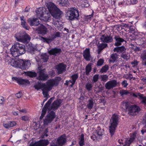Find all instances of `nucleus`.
Returning <instances> with one entry per match:
<instances>
[{
	"label": "nucleus",
	"mask_w": 146,
	"mask_h": 146,
	"mask_svg": "<svg viewBox=\"0 0 146 146\" xmlns=\"http://www.w3.org/2000/svg\"><path fill=\"white\" fill-rule=\"evenodd\" d=\"M61 80L60 77H56L54 79L48 80L45 83L38 82L35 85L34 87L37 90L42 89L44 97L46 98L48 96L49 92L53 87L57 86Z\"/></svg>",
	"instance_id": "nucleus-1"
},
{
	"label": "nucleus",
	"mask_w": 146,
	"mask_h": 146,
	"mask_svg": "<svg viewBox=\"0 0 146 146\" xmlns=\"http://www.w3.org/2000/svg\"><path fill=\"white\" fill-rule=\"evenodd\" d=\"M36 13L37 17L46 22L50 20V14L53 17L58 19L63 15L60 10H37Z\"/></svg>",
	"instance_id": "nucleus-2"
},
{
	"label": "nucleus",
	"mask_w": 146,
	"mask_h": 146,
	"mask_svg": "<svg viewBox=\"0 0 146 146\" xmlns=\"http://www.w3.org/2000/svg\"><path fill=\"white\" fill-rule=\"evenodd\" d=\"M121 106L125 107L126 110L128 112L129 114L130 115H135L136 112L139 110L138 107L136 105H131L128 102H123Z\"/></svg>",
	"instance_id": "nucleus-3"
},
{
	"label": "nucleus",
	"mask_w": 146,
	"mask_h": 146,
	"mask_svg": "<svg viewBox=\"0 0 146 146\" xmlns=\"http://www.w3.org/2000/svg\"><path fill=\"white\" fill-rule=\"evenodd\" d=\"M118 116L115 114L113 115L110 120V126L109 130L111 136H112L115 132V129L117 126L118 121Z\"/></svg>",
	"instance_id": "nucleus-4"
},
{
	"label": "nucleus",
	"mask_w": 146,
	"mask_h": 146,
	"mask_svg": "<svg viewBox=\"0 0 146 146\" xmlns=\"http://www.w3.org/2000/svg\"><path fill=\"white\" fill-rule=\"evenodd\" d=\"M15 37L17 41L24 43L30 40L29 36L25 32L17 33L15 35Z\"/></svg>",
	"instance_id": "nucleus-5"
},
{
	"label": "nucleus",
	"mask_w": 146,
	"mask_h": 146,
	"mask_svg": "<svg viewBox=\"0 0 146 146\" xmlns=\"http://www.w3.org/2000/svg\"><path fill=\"white\" fill-rule=\"evenodd\" d=\"M135 137V134H133L130 138H127L125 140L122 139L118 140V142L120 144H123L125 142L124 146H129L130 144L134 140Z\"/></svg>",
	"instance_id": "nucleus-6"
},
{
	"label": "nucleus",
	"mask_w": 146,
	"mask_h": 146,
	"mask_svg": "<svg viewBox=\"0 0 146 146\" xmlns=\"http://www.w3.org/2000/svg\"><path fill=\"white\" fill-rule=\"evenodd\" d=\"M60 36V33L59 32H56V33L51 35L48 38H44L42 37L41 38V40L43 42H46L47 43H50L53 40L57 37Z\"/></svg>",
	"instance_id": "nucleus-7"
},
{
	"label": "nucleus",
	"mask_w": 146,
	"mask_h": 146,
	"mask_svg": "<svg viewBox=\"0 0 146 146\" xmlns=\"http://www.w3.org/2000/svg\"><path fill=\"white\" fill-rule=\"evenodd\" d=\"M66 141L65 135H63L58 137L56 141L55 144L52 145L50 146H63Z\"/></svg>",
	"instance_id": "nucleus-8"
},
{
	"label": "nucleus",
	"mask_w": 146,
	"mask_h": 146,
	"mask_svg": "<svg viewBox=\"0 0 146 146\" xmlns=\"http://www.w3.org/2000/svg\"><path fill=\"white\" fill-rule=\"evenodd\" d=\"M55 113L54 112L50 111L44 120V125H47L48 123H50L55 118Z\"/></svg>",
	"instance_id": "nucleus-9"
},
{
	"label": "nucleus",
	"mask_w": 146,
	"mask_h": 146,
	"mask_svg": "<svg viewBox=\"0 0 146 146\" xmlns=\"http://www.w3.org/2000/svg\"><path fill=\"white\" fill-rule=\"evenodd\" d=\"M118 84L115 80H110L106 83L105 87L106 89L109 90L116 87Z\"/></svg>",
	"instance_id": "nucleus-10"
},
{
	"label": "nucleus",
	"mask_w": 146,
	"mask_h": 146,
	"mask_svg": "<svg viewBox=\"0 0 146 146\" xmlns=\"http://www.w3.org/2000/svg\"><path fill=\"white\" fill-rule=\"evenodd\" d=\"M54 99V98H51L46 103L44 107L42 109L41 114L40 117V119H42L44 117V115H45L46 113L47 110V109L49 110L48 107L51 104L52 102Z\"/></svg>",
	"instance_id": "nucleus-11"
},
{
	"label": "nucleus",
	"mask_w": 146,
	"mask_h": 146,
	"mask_svg": "<svg viewBox=\"0 0 146 146\" xmlns=\"http://www.w3.org/2000/svg\"><path fill=\"white\" fill-rule=\"evenodd\" d=\"M68 11L70 13L69 16L70 20H73L75 19H78L79 17V14L77 10H70Z\"/></svg>",
	"instance_id": "nucleus-12"
},
{
	"label": "nucleus",
	"mask_w": 146,
	"mask_h": 146,
	"mask_svg": "<svg viewBox=\"0 0 146 146\" xmlns=\"http://www.w3.org/2000/svg\"><path fill=\"white\" fill-rule=\"evenodd\" d=\"M12 79L13 81L16 82L19 85H25L30 83V82L28 80L20 78L13 77Z\"/></svg>",
	"instance_id": "nucleus-13"
},
{
	"label": "nucleus",
	"mask_w": 146,
	"mask_h": 146,
	"mask_svg": "<svg viewBox=\"0 0 146 146\" xmlns=\"http://www.w3.org/2000/svg\"><path fill=\"white\" fill-rule=\"evenodd\" d=\"M62 102V101L60 100H57L54 101L52 104L51 106L48 107L49 110H55L58 108L61 105Z\"/></svg>",
	"instance_id": "nucleus-14"
},
{
	"label": "nucleus",
	"mask_w": 146,
	"mask_h": 146,
	"mask_svg": "<svg viewBox=\"0 0 146 146\" xmlns=\"http://www.w3.org/2000/svg\"><path fill=\"white\" fill-rule=\"evenodd\" d=\"M20 63V68L23 70L28 69L30 66L31 65L30 61L28 60H21Z\"/></svg>",
	"instance_id": "nucleus-15"
},
{
	"label": "nucleus",
	"mask_w": 146,
	"mask_h": 146,
	"mask_svg": "<svg viewBox=\"0 0 146 146\" xmlns=\"http://www.w3.org/2000/svg\"><path fill=\"white\" fill-rule=\"evenodd\" d=\"M66 66L63 63H60L56 66L58 74H61L66 70Z\"/></svg>",
	"instance_id": "nucleus-16"
},
{
	"label": "nucleus",
	"mask_w": 146,
	"mask_h": 146,
	"mask_svg": "<svg viewBox=\"0 0 146 146\" xmlns=\"http://www.w3.org/2000/svg\"><path fill=\"white\" fill-rule=\"evenodd\" d=\"M49 143V142L47 139H42L35 142L30 146H46Z\"/></svg>",
	"instance_id": "nucleus-17"
},
{
	"label": "nucleus",
	"mask_w": 146,
	"mask_h": 146,
	"mask_svg": "<svg viewBox=\"0 0 146 146\" xmlns=\"http://www.w3.org/2000/svg\"><path fill=\"white\" fill-rule=\"evenodd\" d=\"M11 52L12 56L15 58L18 57L20 55L18 52V48L16 46V42L13 45L10 49Z\"/></svg>",
	"instance_id": "nucleus-18"
},
{
	"label": "nucleus",
	"mask_w": 146,
	"mask_h": 146,
	"mask_svg": "<svg viewBox=\"0 0 146 146\" xmlns=\"http://www.w3.org/2000/svg\"><path fill=\"white\" fill-rule=\"evenodd\" d=\"M16 46L18 48V52H19L20 55L25 53L26 51L24 45L20 44L18 42H16Z\"/></svg>",
	"instance_id": "nucleus-19"
},
{
	"label": "nucleus",
	"mask_w": 146,
	"mask_h": 146,
	"mask_svg": "<svg viewBox=\"0 0 146 146\" xmlns=\"http://www.w3.org/2000/svg\"><path fill=\"white\" fill-rule=\"evenodd\" d=\"M36 31L38 34L45 35L47 32V29L44 26L40 24L36 29Z\"/></svg>",
	"instance_id": "nucleus-20"
},
{
	"label": "nucleus",
	"mask_w": 146,
	"mask_h": 146,
	"mask_svg": "<svg viewBox=\"0 0 146 146\" xmlns=\"http://www.w3.org/2000/svg\"><path fill=\"white\" fill-rule=\"evenodd\" d=\"M83 56L85 59L87 61H90L92 59L90 54V48H87L84 50L83 53Z\"/></svg>",
	"instance_id": "nucleus-21"
},
{
	"label": "nucleus",
	"mask_w": 146,
	"mask_h": 146,
	"mask_svg": "<svg viewBox=\"0 0 146 146\" xmlns=\"http://www.w3.org/2000/svg\"><path fill=\"white\" fill-rule=\"evenodd\" d=\"M45 70V69H44L40 72L38 76L37 77V79H38L45 81L48 78V75L43 73V72H44Z\"/></svg>",
	"instance_id": "nucleus-22"
},
{
	"label": "nucleus",
	"mask_w": 146,
	"mask_h": 146,
	"mask_svg": "<svg viewBox=\"0 0 146 146\" xmlns=\"http://www.w3.org/2000/svg\"><path fill=\"white\" fill-rule=\"evenodd\" d=\"M131 95L135 98H137L138 96L139 97V98L141 100L142 102L144 104H146V96H143V95L141 94L140 93H139L136 94L134 93H131Z\"/></svg>",
	"instance_id": "nucleus-23"
},
{
	"label": "nucleus",
	"mask_w": 146,
	"mask_h": 146,
	"mask_svg": "<svg viewBox=\"0 0 146 146\" xmlns=\"http://www.w3.org/2000/svg\"><path fill=\"white\" fill-rule=\"evenodd\" d=\"M28 21L31 26H37L40 24V23L37 18H29Z\"/></svg>",
	"instance_id": "nucleus-24"
},
{
	"label": "nucleus",
	"mask_w": 146,
	"mask_h": 146,
	"mask_svg": "<svg viewBox=\"0 0 146 146\" xmlns=\"http://www.w3.org/2000/svg\"><path fill=\"white\" fill-rule=\"evenodd\" d=\"M61 52V50L60 48H52L48 50V53L54 56L60 54Z\"/></svg>",
	"instance_id": "nucleus-25"
},
{
	"label": "nucleus",
	"mask_w": 146,
	"mask_h": 146,
	"mask_svg": "<svg viewBox=\"0 0 146 146\" xmlns=\"http://www.w3.org/2000/svg\"><path fill=\"white\" fill-rule=\"evenodd\" d=\"M101 41L104 42L109 43L112 41L113 39L111 37L106 36L105 35H102L100 38Z\"/></svg>",
	"instance_id": "nucleus-26"
},
{
	"label": "nucleus",
	"mask_w": 146,
	"mask_h": 146,
	"mask_svg": "<svg viewBox=\"0 0 146 146\" xmlns=\"http://www.w3.org/2000/svg\"><path fill=\"white\" fill-rule=\"evenodd\" d=\"M20 62L21 60L15 61L14 60L12 59L11 60L10 62V63L13 66L20 68V66L21 65Z\"/></svg>",
	"instance_id": "nucleus-27"
},
{
	"label": "nucleus",
	"mask_w": 146,
	"mask_h": 146,
	"mask_svg": "<svg viewBox=\"0 0 146 146\" xmlns=\"http://www.w3.org/2000/svg\"><path fill=\"white\" fill-rule=\"evenodd\" d=\"M114 38L116 41L114 44V45L116 46L121 45L122 42L125 41L123 38H121L118 36H115Z\"/></svg>",
	"instance_id": "nucleus-28"
},
{
	"label": "nucleus",
	"mask_w": 146,
	"mask_h": 146,
	"mask_svg": "<svg viewBox=\"0 0 146 146\" xmlns=\"http://www.w3.org/2000/svg\"><path fill=\"white\" fill-rule=\"evenodd\" d=\"M126 50V48L123 46L116 47L113 49L114 52H116L119 53H124Z\"/></svg>",
	"instance_id": "nucleus-29"
},
{
	"label": "nucleus",
	"mask_w": 146,
	"mask_h": 146,
	"mask_svg": "<svg viewBox=\"0 0 146 146\" xmlns=\"http://www.w3.org/2000/svg\"><path fill=\"white\" fill-rule=\"evenodd\" d=\"M45 5L48 9H59L56 5L52 2H49L46 3Z\"/></svg>",
	"instance_id": "nucleus-30"
},
{
	"label": "nucleus",
	"mask_w": 146,
	"mask_h": 146,
	"mask_svg": "<svg viewBox=\"0 0 146 146\" xmlns=\"http://www.w3.org/2000/svg\"><path fill=\"white\" fill-rule=\"evenodd\" d=\"M110 56L109 59L110 62L114 63L118 58V55L116 53L113 54Z\"/></svg>",
	"instance_id": "nucleus-31"
},
{
	"label": "nucleus",
	"mask_w": 146,
	"mask_h": 146,
	"mask_svg": "<svg viewBox=\"0 0 146 146\" xmlns=\"http://www.w3.org/2000/svg\"><path fill=\"white\" fill-rule=\"evenodd\" d=\"M107 46V44H106L102 43L99 44L98 46V49L97 51L98 53L99 54L102 50Z\"/></svg>",
	"instance_id": "nucleus-32"
},
{
	"label": "nucleus",
	"mask_w": 146,
	"mask_h": 146,
	"mask_svg": "<svg viewBox=\"0 0 146 146\" xmlns=\"http://www.w3.org/2000/svg\"><path fill=\"white\" fill-rule=\"evenodd\" d=\"M20 19L21 21V25L23 27L26 29L27 30H29V27H27L26 25L27 23L25 21V20L24 19V17L23 16H21L20 17Z\"/></svg>",
	"instance_id": "nucleus-33"
},
{
	"label": "nucleus",
	"mask_w": 146,
	"mask_h": 146,
	"mask_svg": "<svg viewBox=\"0 0 146 146\" xmlns=\"http://www.w3.org/2000/svg\"><path fill=\"white\" fill-rule=\"evenodd\" d=\"M58 4L62 6H67L68 5V0H57Z\"/></svg>",
	"instance_id": "nucleus-34"
},
{
	"label": "nucleus",
	"mask_w": 146,
	"mask_h": 146,
	"mask_svg": "<svg viewBox=\"0 0 146 146\" xmlns=\"http://www.w3.org/2000/svg\"><path fill=\"white\" fill-rule=\"evenodd\" d=\"M92 64L91 63L88 64L86 66V75H88L91 70Z\"/></svg>",
	"instance_id": "nucleus-35"
},
{
	"label": "nucleus",
	"mask_w": 146,
	"mask_h": 146,
	"mask_svg": "<svg viewBox=\"0 0 146 146\" xmlns=\"http://www.w3.org/2000/svg\"><path fill=\"white\" fill-rule=\"evenodd\" d=\"M97 134L99 136H102L104 133V130L103 129H101L100 127H98L97 129L96 130Z\"/></svg>",
	"instance_id": "nucleus-36"
},
{
	"label": "nucleus",
	"mask_w": 146,
	"mask_h": 146,
	"mask_svg": "<svg viewBox=\"0 0 146 146\" xmlns=\"http://www.w3.org/2000/svg\"><path fill=\"white\" fill-rule=\"evenodd\" d=\"M94 105L93 100L91 98L89 99L88 102L87 107L89 109H91L93 107Z\"/></svg>",
	"instance_id": "nucleus-37"
},
{
	"label": "nucleus",
	"mask_w": 146,
	"mask_h": 146,
	"mask_svg": "<svg viewBox=\"0 0 146 146\" xmlns=\"http://www.w3.org/2000/svg\"><path fill=\"white\" fill-rule=\"evenodd\" d=\"M141 58L142 59L143 62L146 65V51H143L141 55Z\"/></svg>",
	"instance_id": "nucleus-38"
},
{
	"label": "nucleus",
	"mask_w": 146,
	"mask_h": 146,
	"mask_svg": "<svg viewBox=\"0 0 146 146\" xmlns=\"http://www.w3.org/2000/svg\"><path fill=\"white\" fill-rule=\"evenodd\" d=\"M26 75L30 77H35L36 76V74L35 72H28L25 73Z\"/></svg>",
	"instance_id": "nucleus-39"
},
{
	"label": "nucleus",
	"mask_w": 146,
	"mask_h": 146,
	"mask_svg": "<svg viewBox=\"0 0 146 146\" xmlns=\"http://www.w3.org/2000/svg\"><path fill=\"white\" fill-rule=\"evenodd\" d=\"M79 144L80 146H83L84 144V135L83 134H81V135Z\"/></svg>",
	"instance_id": "nucleus-40"
},
{
	"label": "nucleus",
	"mask_w": 146,
	"mask_h": 146,
	"mask_svg": "<svg viewBox=\"0 0 146 146\" xmlns=\"http://www.w3.org/2000/svg\"><path fill=\"white\" fill-rule=\"evenodd\" d=\"M41 58L44 62H46L48 59V56L46 54H42L41 56Z\"/></svg>",
	"instance_id": "nucleus-41"
},
{
	"label": "nucleus",
	"mask_w": 146,
	"mask_h": 146,
	"mask_svg": "<svg viewBox=\"0 0 146 146\" xmlns=\"http://www.w3.org/2000/svg\"><path fill=\"white\" fill-rule=\"evenodd\" d=\"M121 57L124 60H127L130 58V56L128 53L127 54L123 53L121 55Z\"/></svg>",
	"instance_id": "nucleus-42"
},
{
	"label": "nucleus",
	"mask_w": 146,
	"mask_h": 146,
	"mask_svg": "<svg viewBox=\"0 0 146 146\" xmlns=\"http://www.w3.org/2000/svg\"><path fill=\"white\" fill-rule=\"evenodd\" d=\"M92 13L91 15L86 16L85 17V21H87L88 22L90 21L91 20V18L93 16L94 11H92Z\"/></svg>",
	"instance_id": "nucleus-43"
},
{
	"label": "nucleus",
	"mask_w": 146,
	"mask_h": 146,
	"mask_svg": "<svg viewBox=\"0 0 146 146\" xmlns=\"http://www.w3.org/2000/svg\"><path fill=\"white\" fill-rule=\"evenodd\" d=\"M121 96H123L124 95H127L129 94V92L127 90H120L119 92Z\"/></svg>",
	"instance_id": "nucleus-44"
},
{
	"label": "nucleus",
	"mask_w": 146,
	"mask_h": 146,
	"mask_svg": "<svg viewBox=\"0 0 146 146\" xmlns=\"http://www.w3.org/2000/svg\"><path fill=\"white\" fill-rule=\"evenodd\" d=\"M78 74L77 73L74 74L72 76L71 78L73 80V83H75L76 80L78 79Z\"/></svg>",
	"instance_id": "nucleus-45"
},
{
	"label": "nucleus",
	"mask_w": 146,
	"mask_h": 146,
	"mask_svg": "<svg viewBox=\"0 0 146 146\" xmlns=\"http://www.w3.org/2000/svg\"><path fill=\"white\" fill-rule=\"evenodd\" d=\"M108 69V65H105L103 66L101 68L100 72L102 73L106 72Z\"/></svg>",
	"instance_id": "nucleus-46"
},
{
	"label": "nucleus",
	"mask_w": 146,
	"mask_h": 146,
	"mask_svg": "<svg viewBox=\"0 0 146 146\" xmlns=\"http://www.w3.org/2000/svg\"><path fill=\"white\" fill-rule=\"evenodd\" d=\"M27 51L28 52L30 53L31 54H34L35 49L33 47L30 46L28 47Z\"/></svg>",
	"instance_id": "nucleus-47"
},
{
	"label": "nucleus",
	"mask_w": 146,
	"mask_h": 146,
	"mask_svg": "<svg viewBox=\"0 0 146 146\" xmlns=\"http://www.w3.org/2000/svg\"><path fill=\"white\" fill-rule=\"evenodd\" d=\"M9 122L11 129L12 127H14L16 126L17 124V122L15 121H9Z\"/></svg>",
	"instance_id": "nucleus-48"
},
{
	"label": "nucleus",
	"mask_w": 146,
	"mask_h": 146,
	"mask_svg": "<svg viewBox=\"0 0 146 146\" xmlns=\"http://www.w3.org/2000/svg\"><path fill=\"white\" fill-rule=\"evenodd\" d=\"M101 78V80L104 81H106L108 79V76L106 75H102Z\"/></svg>",
	"instance_id": "nucleus-49"
},
{
	"label": "nucleus",
	"mask_w": 146,
	"mask_h": 146,
	"mask_svg": "<svg viewBox=\"0 0 146 146\" xmlns=\"http://www.w3.org/2000/svg\"><path fill=\"white\" fill-rule=\"evenodd\" d=\"M92 87V85L90 83H87L86 85V88L88 91H90L91 90Z\"/></svg>",
	"instance_id": "nucleus-50"
},
{
	"label": "nucleus",
	"mask_w": 146,
	"mask_h": 146,
	"mask_svg": "<svg viewBox=\"0 0 146 146\" xmlns=\"http://www.w3.org/2000/svg\"><path fill=\"white\" fill-rule=\"evenodd\" d=\"M104 60L102 59H100L98 60L97 62V65L98 66H101L103 64Z\"/></svg>",
	"instance_id": "nucleus-51"
},
{
	"label": "nucleus",
	"mask_w": 146,
	"mask_h": 146,
	"mask_svg": "<svg viewBox=\"0 0 146 146\" xmlns=\"http://www.w3.org/2000/svg\"><path fill=\"white\" fill-rule=\"evenodd\" d=\"M3 126L5 128L7 129H11L9 121L7 123H3Z\"/></svg>",
	"instance_id": "nucleus-52"
},
{
	"label": "nucleus",
	"mask_w": 146,
	"mask_h": 146,
	"mask_svg": "<svg viewBox=\"0 0 146 146\" xmlns=\"http://www.w3.org/2000/svg\"><path fill=\"white\" fill-rule=\"evenodd\" d=\"M48 132V129H45L44 133L41 136V137L42 138H45V137H47L48 136V135L47 134V133Z\"/></svg>",
	"instance_id": "nucleus-53"
},
{
	"label": "nucleus",
	"mask_w": 146,
	"mask_h": 146,
	"mask_svg": "<svg viewBox=\"0 0 146 146\" xmlns=\"http://www.w3.org/2000/svg\"><path fill=\"white\" fill-rule=\"evenodd\" d=\"M21 119L25 121H26L29 120V118L27 116H24L21 117Z\"/></svg>",
	"instance_id": "nucleus-54"
},
{
	"label": "nucleus",
	"mask_w": 146,
	"mask_h": 146,
	"mask_svg": "<svg viewBox=\"0 0 146 146\" xmlns=\"http://www.w3.org/2000/svg\"><path fill=\"white\" fill-rule=\"evenodd\" d=\"M131 64L133 67H135L138 65V62L137 60H134L131 63Z\"/></svg>",
	"instance_id": "nucleus-55"
},
{
	"label": "nucleus",
	"mask_w": 146,
	"mask_h": 146,
	"mask_svg": "<svg viewBox=\"0 0 146 146\" xmlns=\"http://www.w3.org/2000/svg\"><path fill=\"white\" fill-rule=\"evenodd\" d=\"M99 78V75L98 74H96L93 77V81L95 82L97 81Z\"/></svg>",
	"instance_id": "nucleus-56"
},
{
	"label": "nucleus",
	"mask_w": 146,
	"mask_h": 146,
	"mask_svg": "<svg viewBox=\"0 0 146 146\" xmlns=\"http://www.w3.org/2000/svg\"><path fill=\"white\" fill-rule=\"evenodd\" d=\"M5 102V99L4 98L1 96H0V104H3Z\"/></svg>",
	"instance_id": "nucleus-57"
},
{
	"label": "nucleus",
	"mask_w": 146,
	"mask_h": 146,
	"mask_svg": "<svg viewBox=\"0 0 146 146\" xmlns=\"http://www.w3.org/2000/svg\"><path fill=\"white\" fill-rule=\"evenodd\" d=\"M122 84L123 87H126L128 85L127 81L126 80H124L122 83Z\"/></svg>",
	"instance_id": "nucleus-58"
},
{
	"label": "nucleus",
	"mask_w": 146,
	"mask_h": 146,
	"mask_svg": "<svg viewBox=\"0 0 146 146\" xmlns=\"http://www.w3.org/2000/svg\"><path fill=\"white\" fill-rule=\"evenodd\" d=\"M22 94L20 92H19L17 93L16 94V97L18 98H20L21 96H22Z\"/></svg>",
	"instance_id": "nucleus-59"
},
{
	"label": "nucleus",
	"mask_w": 146,
	"mask_h": 146,
	"mask_svg": "<svg viewBox=\"0 0 146 146\" xmlns=\"http://www.w3.org/2000/svg\"><path fill=\"white\" fill-rule=\"evenodd\" d=\"M68 81L69 83L70 82L72 83V84L70 85V86L71 87H72V86H73L74 85L75 83L73 82H72L73 80H70Z\"/></svg>",
	"instance_id": "nucleus-60"
},
{
	"label": "nucleus",
	"mask_w": 146,
	"mask_h": 146,
	"mask_svg": "<svg viewBox=\"0 0 146 146\" xmlns=\"http://www.w3.org/2000/svg\"><path fill=\"white\" fill-rule=\"evenodd\" d=\"M130 1L132 4H135L137 3V0H130Z\"/></svg>",
	"instance_id": "nucleus-61"
},
{
	"label": "nucleus",
	"mask_w": 146,
	"mask_h": 146,
	"mask_svg": "<svg viewBox=\"0 0 146 146\" xmlns=\"http://www.w3.org/2000/svg\"><path fill=\"white\" fill-rule=\"evenodd\" d=\"M20 111L21 112L24 113H27V110L26 109H22L21 110H20Z\"/></svg>",
	"instance_id": "nucleus-62"
},
{
	"label": "nucleus",
	"mask_w": 146,
	"mask_h": 146,
	"mask_svg": "<svg viewBox=\"0 0 146 146\" xmlns=\"http://www.w3.org/2000/svg\"><path fill=\"white\" fill-rule=\"evenodd\" d=\"M12 113L15 115H18V111H13L12 112Z\"/></svg>",
	"instance_id": "nucleus-63"
},
{
	"label": "nucleus",
	"mask_w": 146,
	"mask_h": 146,
	"mask_svg": "<svg viewBox=\"0 0 146 146\" xmlns=\"http://www.w3.org/2000/svg\"><path fill=\"white\" fill-rule=\"evenodd\" d=\"M76 141H73L72 142V143L71 144V145H72V146L76 144Z\"/></svg>",
	"instance_id": "nucleus-64"
}]
</instances>
